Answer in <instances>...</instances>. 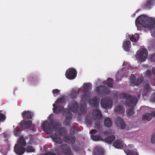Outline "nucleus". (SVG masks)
<instances>
[{
    "mask_svg": "<svg viewBox=\"0 0 155 155\" xmlns=\"http://www.w3.org/2000/svg\"><path fill=\"white\" fill-rule=\"evenodd\" d=\"M92 87V85L91 83H85L81 87V88L83 89V93L81 95V100L80 102V109H79L78 107L77 103L73 101L68 104V109H64L63 107L61 106V104L65 101V97H62L55 101V104H53L54 107L53 110L54 113L57 114L63 111V115L65 116L66 118L64 123L66 125L68 124L69 119L72 116L71 113L70 112V111L74 113L78 112L79 114H82L87 111V107L86 103L91 97L90 93L89 91L91 89Z\"/></svg>",
    "mask_w": 155,
    "mask_h": 155,
    "instance_id": "obj_1",
    "label": "nucleus"
},
{
    "mask_svg": "<svg viewBox=\"0 0 155 155\" xmlns=\"http://www.w3.org/2000/svg\"><path fill=\"white\" fill-rule=\"evenodd\" d=\"M53 118V115L51 114L48 117V120L50 124L47 121H45L42 123L41 127L44 131L48 134H50L53 131H56L55 134L52 135L51 137L55 143H61L62 141L59 137L64 135L66 134V130L64 128H62L59 130L58 129L60 127L59 123H56L54 124L52 121Z\"/></svg>",
    "mask_w": 155,
    "mask_h": 155,
    "instance_id": "obj_2",
    "label": "nucleus"
},
{
    "mask_svg": "<svg viewBox=\"0 0 155 155\" xmlns=\"http://www.w3.org/2000/svg\"><path fill=\"white\" fill-rule=\"evenodd\" d=\"M120 97L121 98L125 100L126 104L127 106L131 107L130 109H127L126 112L128 117L131 118L133 116L134 114L132 107L137 103L138 101L137 98L135 97L130 96L125 93L120 94Z\"/></svg>",
    "mask_w": 155,
    "mask_h": 155,
    "instance_id": "obj_3",
    "label": "nucleus"
},
{
    "mask_svg": "<svg viewBox=\"0 0 155 155\" xmlns=\"http://www.w3.org/2000/svg\"><path fill=\"white\" fill-rule=\"evenodd\" d=\"M135 24H139L144 28L149 30L155 27V18H152L144 15L139 16L135 21Z\"/></svg>",
    "mask_w": 155,
    "mask_h": 155,
    "instance_id": "obj_4",
    "label": "nucleus"
},
{
    "mask_svg": "<svg viewBox=\"0 0 155 155\" xmlns=\"http://www.w3.org/2000/svg\"><path fill=\"white\" fill-rule=\"evenodd\" d=\"M26 145V142L22 137H20L18 140L17 143L15 146L14 151L16 154L18 155H23L25 152L24 147Z\"/></svg>",
    "mask_w": 155,
    "mask_h": 155,
    "instance_id": "obj_5",
    "label": "nucleus"
},
{
    "mask_svg": "<svg viewBox=\"0 0 155 155\" xmlns=\"http://www.w3.org/2000/svg\"><path fill=\"white\" fill-rule=\"evenodd\" d=\"M148 54V51L147 49L142 48L137 52L135 57L138 61L140 62H143L147 59Z\"/></svg>",
    "mask_w": 155,
    "mask_h": 155,
    "instance_id": "obj_6",
    "label": "nucleus"
},
{
    "mask_svg": "<svg viewBox=\"0 0 155 155\" xmlns=\"http://www.w3.org/2000/svg\"><path fill=\"white\" fill-rule=\"evenodd\" d=\"M59 150H60L59 155H73L71 148L68 145H63L60 147Z\"/></svg>",
    "mask_w": 155,
    "mask_h": 155,
    "instance_id": "obj_7",
    "label": "nucleus"
},
{
    "mask_svg": "<svg viewBox=\"0 0 155 155\" xmlns=\"http://www.w3.org/2000/svg\"><path fill=\"white\" fill-rule=\"evenodd\" d=\"M101 104L102 107L105 109H110L112 106V101L109 98H103L101 101Z\"/></svg>",
    "mask_w": 155,
    "mask_h": 155,
    "instance_id": "obj_8",
    "label": "nucleus"
},
{
    "mask_svg": "<svg viewBox=\"0 0 155 155\" xmlns=\"http://www.w3.org/2000/svg\"><path fill=\"white\" fill-rule=\"evenodd\" d=\"M143 80V77L142 76H139L136 81L135 79L134 75L131 74L130 77V85L133 87L135 85H137L140 84Z\"/></svg>",
    "mask_w": 155,
    "mask_h": 155,
    "instance_id": "obj_9",
    "label": "nucleus"
},
{
    "mask_svg": "<svg viewBox=\"0 0 155 155\" xmlns=\"http://www.w3.org/2000/svg\"><path fill=\"white\" fill-rule=\"evenodd\" d=\"M97 94L100 96L107 95L110 92L109 89L104 86L97 87L96 89Z\"/></svg>",
    "mask_w": 155,
    "mask_h": 155,
    "instance_id": "obj_10",
    "label": "nucleus"
},
{
    "mask_svg": "<svg viewBox=\"0 0 155 155\" xmlns=\"http://www.w3.org/2000/svg\"><path fill=\"white\" fill-rule=\"evenodd\" d=\"M77 72L74 68H68L66 71L65 75L67 78L69 80L74 79L76 76Z\"/></svg>",
    "mask_w": 155,
    "mask_h": 155,
    "instance_id": "obj_11",
    "label": "nucleus"
},
{
    "mask_svg": "<svg viewBox=\"0 0 155 155\" xmlns=\"http://www.w3.org/2000/svg\"><path fill=\"white\" fill-rule=\"evenodd\" d=\"M134 147L132 144L128 145L127 149L124 150L125 153L127 155H138L137 150Z\"/></svg>",
    "mask_w": 155,
    "mask_h": 155,
    "instance_id": "obj_12",
    "label": "nucleus"
},
{
    "mask_svg": "<svg viewBox=\"0 0 155 155\" xmlns=\"http://www.w3.org/2000/svg\"><path fill=\"white\" fill-rule=\"evenodd\" d=\"M153 117H155V111H152V113H147L143 115L142 117V120L144 123L150 120Z\"/></svg>",
    "mask_w": 155,
    "mask_h": 155,
    "instance_id": "obj_13",
    "label": "nucleus"
},
{
    "mask_svg": "<svg viewBox=\"0 0 155 155\" xmlns=\"http://www.w3.org/2000/svg\"><path fill=\"white\" fill-rule=\"evenodd\" d=\"M97 133V131L95 130H91L90 132V133L91 134V139L94 141H100L103 140L102 138L100 136H94V134H96Z\"/></svg>",
    "mask_w": 155,
    "mask_h": 155,
    "instance_id": "obj_14",
    "label": "nucleus"
},
{
    "mask_svg": "<svg viewBox=\"0 0 155 155\" xmlns=\"http://www.w3.org/2000/svg\"><path fill=\"white\" fill-rule=\"evenodd\" d=\"M104 153L103 149L100 146L95 147L94 150L93 155H103Z\"/></svg>",
    "mask_w": 155,
    "mask_h": 155,
    "instance_id": "obj_15",
    "label": "nucleus"
},
{
    "mask_svg": "<svg viewBox=\"0 0 155 155\" xmlns=\"http://www.w3.org/2000/svg\"><path fill=\"white\" fill-rule=\"evenodd\" d=\"M116 124L117 126L122 129H124L125 127V124L122 119L120 117H118L116 121Z\"/></svg>",
    "mask_w": 155,
    "mask_h": 155,
    "instance_id": "obj_16",
    "label": "nucleus"
},
{
    "mask_svg": "<svg viewBox=\"0 0 155 155\" xmlns=\"http://www.w3.org/2000/svg\"><path fill=\"white\" fill-rule=\"evenodd\" d=\"M123 142L120 140H116L113 143V146L116 148L121 149L123 147Z\"/></svg>",
    "mask_w": 155,
    "mask_h": 155,
    "instance_id": "obj_17",
    "label": "nucleus"
},
{
    "mask_svg": "<svg viewBox=\"0 0 155 155\" xmlns=\"http://www.w3.org/2000/svg\"><path fill=\"white\" fill-rule=\"evenodd\" d=\"M99 99L95 97L94 99H91L88 102L92 107H97L99 106Z\"/></svg>",
    "mask_w": 155,
    "mask_h": 155,
    "instance_id": "obj_18",
    "label": "nucleus"
},
{
    "mask_svg": "<svg viewBox=\"0 0 155 155\" xmlns=\"http://www.w3.org/2000/svg\"><path fill=\"white\" fill-rule=\"evenodd\" d=\"M31 123L30 120L28 121H23L20 122V126L24 130H25L29 128L31 126Z\"/></svg>",
    "mask_w": 155,
    "mask_h": 155,
    "instance_id": "obj_19",
    "label": "nucleus"
},
{
    "mask_svg": "<svg viewBox=\"0 0 155 155\" xmlns=\"http://www.w3.org/2000/svg\"><path fill=\"white\" fill-rule=\"evenodd\" d=\"M122 46L124 51H129L131 47L130 41L128 40L125 41L123 43Z\"/></svg>",
    "mask_w": 155,
    "mask_h": 155,
    "instance_id": "obj_20",
    "label": "nucleus"
},
{
    "mask_svg": "<svg viewBox=\"0 0 155 155\" xmlns=\"http://www.w3.org/2000/svg\"><path fill=\"white\" fill-rule=\"evenodd\" d=\"M114 110L117 114H121L123 115L125 112L124 109L122 106H116L114 108Z\"/></svg>",
    "mask_w": 155,
    "mask_h": 155,
    "instance_id": "obj_21",
    "label": "nucleus"
},
{
    "mask_svg": "<svg viewBox=\"0 0 155 155\" xmlns=\"http://www.w3.org/2000/svg\"><path fill=\"white\" fill-rule=\"evenodd\" d=\"M23 117L25 118L31 119L33 115L32 112L29 111H24L22 114Z\"/></svg>",
    "mask_w": 155,
    "mask_h": 155,
    "instance_id": "obj_22",
    "label": "nucleus"
},
{
    "mask_svg": "<svg viewBox=\"0 0 155 155\" xmlns=\"http://www.w3.org/2000/svg\"><path fill=\"white\" fill-rule=\"evenodd\" d=\"M93 114L96 117V120L100 119L102 117V114L100 111L98 109H94L93 111Z\"/></svg>",
    "mask_w": 155,
    "mask_h": 155,
    "instance_id": "obj_23",
    "label": "nucleus"
},
{
    "mask_svg": "<svg viewBox=\"0 0 155 155\" xmlns=\"http://www.w3.org/2000/svg\"><path fill=\"white\" fill-rule=\"evenodd\" d=\"M63 140L66 143L71 144H72L75 142L74 139L72 137L67 136L64 138Z\"/></svg>",
    "mask_w": 155,
    "mask_h": 155,
    "instance_id": "obj_24",
    "label": "nucleus"
},
{
    "mask_svg": "<svg viewBox=\"0 0 155 155\" xmlns=\"http://www.w3.org/2000/svg\"><path fill=\"white\" fill-rule=\"evenodd\" d=\"M104 123L105 126L110 127L112 126V122L110 118L107 117L105 118L104 121Z\"/></svg>",
    "mask_w": 155,
    "mask_h": 155,
    "instance_id": "obj_25",
    "label": "nucleus"
},
{
    "mask_svg": "<svg viewBox=\"0 0 155 155\" xmlns=\"http://www.w3.org/2000/svg\"><path fill=\"white\" fill-rule=\"evenodd\" d=\"M113 81L112 79L111 78H109L107 79V81H104L103 82L104 85H105L106 84L110 87H112Z\"/></svg>",
    "mask_w": 155,
    "mask_h": 155,
    "instance_id": "obj_26",
    "label": "nucleus"
},
{
    "mask_svg": "<svg viewBox=\"0 0 155 155\" xmlns=\"http://www.w3.org/2000/svg\"><path fill=\"white\" fill-rule=\"evenodd\" d=\"M139 36L138 34L135 35H132L130 37V40L132 42H136L139 38Z\"/></svg>",
    "mask_w": 155,
    "mask_h": 155,
    "instance_id": "obj_27",
    "label": "nucleus"
},
{
    "mask_svg": "<svg viewBox=\"0 0 155 155\" xmlns=\"http://www.w3.org/2000/svg\"><path fill=\"white\" fill-rule=\"evenodd\" d=\"M78 94V90L77 89H73L72 90L71 93V96L72 98H74L77 96Z\"/></svg>",
    "mask_w": 155,
    "mask_h": 155,
    "instance_id": "obj_28",
    "label": "nucleus"
},
{
    "mask_svg": "<svg viewBox=\"0 0 155 155\" xmlns=\"http://www.w3.org/2000/svg\"><path fill=\"white\" fill-rule=\"evenodd\" d=\"M114 139L115 137L114 136H112L105 139V141L108 143H110Z\"/></svg>",
    "mask_w": 155,
    "mask_h": 155,
    "instance_id": "obj_29",
    "label": "nucleus"
},
{
    "mask_svg": "<svg viewBox=\"0 0 155 155\" xmlns=\"http://www.w3.org/2000/svg\"><path fill=\"white\" fill-rule=\"evenodd\" d=\"M122 66V68H132L130 64L127 61H124Z\"/></svg>",
    "mask_w": 155,
    "mask_h": 155,
    "instance_id": "obj_30",
    "label": "nucleus"
},
{
    "mask_svg": "<svg viewBox=\"0 0 155 155\" xmlns=\"http://www.w3.org/2000/svg\"><path fill=\"white\" fill-rule=\"evenodd\" d=\"M8 150L7 146H0V151L2 152H7Z\"/></svg>",
    "mask_w": 155,
    "mask_h": 155,
    "instance_id": "obj_31",
    "label": "nucleus"
},
{
    "mask_svg": "<svg viewBox=\"0 0 155 155\" xmlns=\"http://www.w3.org/2000/svg\"><path fill=\"white\" fill-rule=\"evenodd\" d=\"M52 93L54 97H56L60 94V91L58 89H55L53 90Z\"/></svg>",
    "mask_w": 155,
    "mask_h": 155,
    "instance_id": "obj_32",
    "label": "nucleus"
},
{
    "mask_svg": "<svg viewBox=\"0 0 155 155\" xmlns=\"http://www.w3.org/2000/svg\"><path fill=\"white\" fill-rule=\"evenodd\" d=\"M150 90V87L148 84H145L144 87V92L145 93H147Z\"/></svg>",
    "mask_w": 155,
    "mask_h": 155,
    "instance_id": "obj_33",
    "label": "nucleus"
},
{
    "mask_svg": "<svg viewBox=\"0 0 155 155\" xmlns=\"http://www.w3.org/2000/svg\"><path fill=\"white\" fill-rule=\"evenodd\" d=\"M14 133L15 136H19L21 133V131L19 130L18 127H16L14 130Z\"/></svg>",
    "mask_w": 155,
    "mask_h": 155,
    "instance_id": "obj_34",
    "label": "nucleus"
},
{
    "mask_svg": "<svg viewBox=\"0 0 155 155\" xmlns=\"http://www.w3.org/2000/svg\"><path fill=\"white\" fill-rule=\"evenodd\" d=\"M152 5V2L149 1H147V3L144 5V7L145 8L150 9Z\"/></svg>",
    "mask_w": 155,
    "mask_h": 155,
    "instance_id": "obj_35",
    "label": "nucleus"
},
{
    "mask_svg": "<svg viewBox=\"0 0 155 155\" xmlns=\"http://www.w3.org/2000/svg\"><path fill=\"white\" fill-rule=\"evenodd\" d=\"M26 151L28 153H31L34 152V148L30 146H27L26 148Z\"/></svg>",
    "mask_w": 155,
    "mask_h": 155,
    "instance_id": "obj_36",
    "label": "nucleus"
},
{
    "mask_svg": "<svg viewBox=\"0 0 155 155\" xmlns=\"http://www.w3.org/2000/svg\"><path fill=\"white\" fill-rule=\"evenodd\" d=\"M152 76V73L151 71L147 70L145 73V77L150 78Z\"/></svg>",
    "mask_w": 155,
    "mask_h": 155,
    "instance_id": "obj_37",
    "label": "nucleus"
},
{
    "mask_svg": "<svg viewBox=\"0 0 155 155\" xmlns=\"http://www.w3.org/2000/svg\"><path fill=\"white\" fill-rule=\"evenodd\" d=\"M7 139V136L5 133H3L0 135V140L4 141Z\"/></svg>",
    "mask_w": 155,
    "mask_h": 155,
    "instance_id": "obj_38",
    "label": "nucleus"
},
{
    "mask_svg": "<svg viewBox=\"0 0 155 155\" xmlns=\"http://www.w3.org/2000/svg\"><path fill=\"white\" fill-rule=\"evenodd\" d=\"M6 117L5 116L0 113V121H4Z\"/></svg>",
    "mask_w": 155,
    "mask_h": 155,
    "instance_id": "obj_39",
    "label": "nucleus"
},
{
    "mask_svg": "<svg viewBox=\"0 0 155 155\" xmlns=\"http://www.w3.org/2000/svg\"><path fill=\"white\" fill-rule=\"evenodd\" d=\"M150 101L152 102H155V92L151 96Z\"/></svg>",
    "mask_w": 155,
    "mask_h": 155,
    "instance_id": "obj_40",
    "label": "nucleus"
},
{
    "mask_svg": "<svg viewBox=\"0 0 155 155\" xmlns=\"http://www.w3.org/2000/svg\"><path fill=\"white\" fill-rule=\"evenodd\" d=\"M150 60L152 62H155V53L151 55L150 57Z\"/></svg>",
    "mask_w": 155,
    "mask_h": 155,
    "instance_id": "obj_41",
    "label": "nucleus"
},
{
    "mask_svg": "<svg viewBox=\"0 0 155 155\" xmlns=\"http://www.w3.org/2000/svg\"><path fill=\"white\" fill-rule=\"evenodd\" d=\"M151 142L153 144L155 143V134H153L152 136Z\"/></svg>",
    "mask_w": 155,
    "mask_h": 155,
    "instance_id": "obj_42",
    "label": "nucleus"
},
{
    "mask_svg": "<svg viewBox=\"0 0 155 155\" xmlns=\"http://www.w3.org/2000/svg\"><path fill=\"white\" fill-rule=\"evenodd\" d=\"M56 155L54 153H53L48 152L47 153H46L44 154H42V155Z\"/></svg>",
    "mask_w": 155,
    "mask_h": 155,
    "instance_id": "obj_43",
    "label": "nucleus"
},
{
    "mask_svg": "<svg viewBox=\"0 0 155 155\" xmlns=\"http://www.w3.org/2000/svg\"><path fill=\"white\" fill-rule=\"evenodd\" d=\"M116 78L117 81H119L121 79L120 77L119 78V76L118 75H117Z\"/></svg>",
    "mask_w": 155,
    "mask_h": 155,
    "instance_id": "obj_44",
    "label": "nucleus"
},
{
    "mask_svg": "<svg viewBox=\"0 0 155 155\" xmlns=\"http://www.w3.org/2000/svg\"><path fill=\"white\" fill-rule=\"evenodd\" d=\"M152 72L153 74L155 75V68H153Z\"/></svg>",
    "mask_w": 155,
    "mask_h": 155,
    "instance_id": "obj_45",
    "label": "nucleus"
},
{
    "mask_svg": "<svg viewBox=\"0 0 155 155\" xmlns=\"http://www.w3.org/2000/svg\"><path fill=\"white\" fill-rule=\"evenodd\" d=\"M143 67H146V68H147L148 67L147 65V64H146V65H144L143 66Z\"/></svg>",
    "mask_w": 155,
    "mask_h": 155,
    "instance_id": "obj_46",
    "label": "nucleus"
},
{
    "mask_svg": "<svg viewBox=\"0 0 155 155\" xmlns=\"http://www.w3.org/2000/svg\"><path fill=\"white\" fill-rule=\"evenodd\" d=\"M137 30H140V29L138 27L137 28Z\"/></svg>",
    "mask_w": 155,
    "mask_h": 155,
    "instance_id": "obj_47",
    "label": "nucleus"
},
{
    "mask_svg": "<svg viewBox=\"0 0 155 155\" xmlns=\"http://www.w3.org/2000/svg\"><path fill=\"white\" fill-rule=\"evenodd\" d=\"M88 150H89V151H91V150H90V149H88Z\"/></svg>",
    "mask_w": 155,
    "mask_h": 155,
    "instance_id": "obj_48",
    "label": "nucleus"
}]
</instances>
